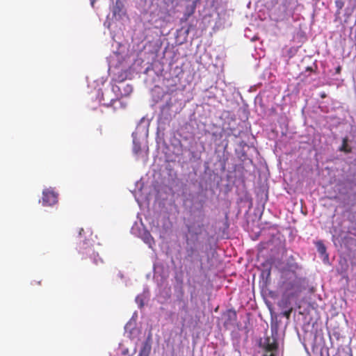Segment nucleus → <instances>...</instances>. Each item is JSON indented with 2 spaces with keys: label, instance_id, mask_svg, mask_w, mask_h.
<instances>
[{
  "label": "nucleus",
  "instance_id": "f257e3e1",
  "mask_svg": "<svg viewBox=\"0 0 356 356\" xmlns=\"http://www.w3.org/2000/svg\"><path fill=\"white\" fill-rule=\"evenodd\" d=\"M260 346L266 353L275 354L276 355L278 350V342L276 337L273 336H266L264 339V341L260 343Z\"/></svg>",
  "mask_w": 356,
  "mask_h": 356
},
{
  "label": "nucleus",
  "instance_id": "f03ea898",
  "mask_svg": "<svg viewBox=\"0 0 356 356\" xmlns=\"http://www.w3.org/2000/svg\"><path fill=\"white\" fill-rule=\"evenodd\" d=\"M42 204L52 206L58 202V194L50 189H45L42 192Z\"/></svg>",
  "mask_w": 356,
  "mask_h": 356
},
{
  "label": "nucleus",
  "instance_id": "7ed1b4c3",
  "mask_svg": "<svg viewBox=\"0 0 356 356\" xmlns=\"http://www.w3.org/2000/svg\"><path fill=\"white\" fill-rule=\"evenodd\" d=\"M79 252L82 254H89L93 259V263L95 265H98L99 263H103V260L99 258V254L96 253L92 247L87 246L84 248V250L82 248H79Z\"/></svg>",
  "mask_w": 356,
  "mask_h": 356
},
{
  "label": "nucleus",
  "instance_id": "20e7f679",
  "mask_svg": "<svg viewBox=\"0 0 356 356\" xmlns=\"http://www.w3.org/2000/svg\"><path fill=\"white\" fill-rule=\"evenodd\" d=\"M302 279L296 277L292 282H289L286 284V290H293L296 293H300L302 290Z\"/></svg>",
  "mask_w": 356,
  "mask_h": 356
},
{
  "label": "nucleus",
  "instance_id": "39448f33",
  "mask_svg": "<svg viewBox=\"0 0 356 356\" xmlns=\"http://www.w3.org/2000/svg\"><path fill=\"white\" fill-rule=\"evenodd\" d=\"M225 316L227 317L225 321L224 325L225 326L233 325L235 324L237 320V314L235 310L229 309L225 313Z\"/></svg>",
  "mask_w": 356,
  "mask_h": 356
},
{
  "label": "nucleus",
  "instance_id": "423d86ee",
  "mask_svg": "<svg viewBox=\"0 0 356 356\" xmlns=\"http://www.w3.org/2000/svg\"><path fill=\"white\" fill-rule=\"evenodd\" d=\"M152 349V341L150 337H148L142 344L138 356H149Z\"/></svg>",
  "mask_w": 356,
  "mask_h": 356
},
{
  "label": "nucleus",
  "instance_id": "0eeeda50",
  "mask_svg": "<svg viewBox=\"0 0 356 356\" xmlns=\"http://www.w3.org/2000/svg\"><path fill=\"white\" fill-rule=\"evenodd\" d=\"M314 70L312 67H307L305 72H302L299 75V78L302 81H306L307 76L309 73L312 72Z\"/></svg>",
  "mask_w": 356,
  "mask_h": 356
},
{
  "label": "nucleus",
  "instance_id": "6e6552de",
  "mask_svg": "<svg viewBox=\"0 0 356 356\" xmlns=\"http://www.w3.org/2000/svg\"><path fill=\"white\" fill-rule=\"evenodd\" d=\"M316 248L319 253L324 254L326 252V248L321 241L316 243Z\"/></svg>",
  "mask_w": 356,
  "mask_h": 356
},
{
  "label": "nucleus",
  "instance_id": "1a4fd4ad",
  "mask_svg": "<svg viewBox=\"0 0 356 356\" xmlns=\"http://www.w3.org/2000/svg\"><path fill=\"white\" fill-rule=\"evenodd\" d=\"M287 268L289 270L295 271L300 268L298 264L297 263H294L292 264H287Z\"/></svg>",
  "mask_w": 356,
  "mask_h": 356
},
{
  "label": "nucleus",
  "instance_id": "9d476101",
  "mask_svg": "<svg viewBox=\"0 0 356 356\" xmlns=\"http://www.w3.org/2000/svg\"><path fill=\"white\" fill-rule=\"evenodd\" d=\"M335 4H336L337 8L339 10L342 9V8L344 6V3H343V1L342 0H336L335 1Z\"/></svg>",
  "mask_w": 356,
  "mask_h": 356
},
{
  "label": "nucleus",
  "instance_id": "9b49d317",
  "mask_svg": "<svg viewBox=\"0 0 356 356\" xmlns=\"http://www.w3.org/2000/svg\"><path fill=\"white\" fill-rule=\"evenodd\" d=\"M346 145H347V138H344L343 140V145L341 148V150H343V151H345V152H349L350 150H346Z\"/></svg>",
  "mask_w": 356,
  "mask_h": 356
},
{
  "label": "nucleus",
  "instance_id": "f8f14e48",
  "mask_svg": "<svg viewBox=\"0 0 356 356\" xmlns=\"http://www.w3.org/2000/svg\"><path fill=\"white\" fill-rule=\"evenodd\" d=\"M120 11H121V8H120V6H118V3H117L113 9V15H115L117 13H120Z\"/></svg>",
  "mask_w": 356,
  "mask_h": 356
},
{
  "label": "nucleus",
  "instance_id": "ddd939ff",
  "mask_svg": "<svg viewBox=\"0 0 356 356\" xmlns=\"http://www.w3.org/2000/svg\"><path fill=\"white\" fill-rule=\"evenodd\" d=\"M152 240H153V238L151 236L149 233H147V236L145 237V241L146 243H150V241Z\"/></svg>",
  "mask_w": 356,
  "mask_h": 356
},
{
  "label": "nucleus",
  "instance_id": "4468645a",
  "mask_svg": "<svg viewBox=\"0 0 356 356\" xmlns=\"http://www.w3.org/2000/svg\"><path fill=\"white\" fill-rule=\"evenodd\" d=\"M140 147H138V146H135L134 148V152L135 154H138V152H140Z\"/></svg>",
  "mask_w": 356,
  "mask_h": 356
},
{
  "label": "nucleus",
  "instance_id": "2eb2a0df",
  "mask_svg": "<svg viewBox=\"0 0 356 356\" xmlns=\"http://www.w3.org/2000/svg\"><path fill=\"white\" fill-rule=\"evenodd\" d=\"M291 312V310H289L288 312H284V316H286V317H289L290 316Z\"/></svg>",
  "mask_w": 356,
  "mask_h": 356
},
{
  "label": "nucleus",
  "instance_id": "dca6fc26",
  "mask_svg": "<svg viewBox=\"0 0 356 356\" xmlns=\"http://www.w3.org/2000/svg\"><path fill=\"white\" fill-rule=\"evenodd\" d=\"M340 72H341V67H340V66H339V67H337V69H336V72H337V73H338V74H339V73H340Z\"/></svg>",
  "mask_w": 356,
  "mask_h": 356
},
{
  "label": "nucleus",
  "instance_id": "f3484780",
  "mask_svg": "<svg viewBox=\"0 0 356 356\" xmlns=\"http://www.w3.org/2000/svg\"><path fill=\"white\" fill-rule=\"evenodd\" d=\"M321 98H325V97H326V94H325V92L321 93Z\"/></svg>",
  "mask_w": 356,
  "mask_h": 356
},
{
  "label": "nucleus",
  "instance_id": "a211bd4d",
  "mask_svg": "<svg viewBox=\"0 0 356 356\" xmlns=\"http://www.w3.org/2000/svg\"><path fill=\"white\" fill-rule=\"evenodd\" d=\"M214 354L215 355H218V356H225L224 354H221V353H218L216 351L214 352Z\"/></svg>",
  "mask_w": 356,
  "mask_h": 356
},
{
  "label": "nucleus",
  "instance_id": "6ab92c4d",
  "mask_svg": "<svg viewBox=\"0 0 356 356\" xmlns=\"http://www.w3.org/2000/svg\"><path fill=\"white\" fill-rule=\"evenodd\" d=\"M264 356H275V354H270L269 355H264Z\"/></svg>",
  "mask_w": 356,
  "mask_h": 356
},
{
  "label": "nucleus",
  "instance_id": "aec40b11",
  "mask_svg": "<svg viewBox=\"0 0 356 356\" xmlns=\"http://www.w3.org/2000/svg\"><path fill=\"white\" fill-rule=\"evenodd\" d=\"M81 232H83V229H81L80 232H79V234L81 235Z\"/></svg>",
  "mask_w": 356,
  "mask_h": 356
},
{
  "label": "nucleus",
  "instance_id": "412c9836",
  "mask_svg": "<svg viewBox=\"0 0 356 356\" xmlns=\"http://www.w3.org/2000/svg\"><path fill=\"white\" fill-rule=\"evenodd\" d=\"M95 1V0H92V4H93V3H94Z\"/></svg>",
  "mask_w": 356,
  "mask_h": 356
}]
</instances>
